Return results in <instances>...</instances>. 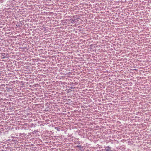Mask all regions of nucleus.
<instances>
[{"label": "nucleus", "mask_w": 151, "mask_h": 151, "mask_svg": "<svg viewBox=\"0 0 151 151\" xmlns=\"http://www.w3.org/2000/svg\"><path fill=\"white\" fill-rule=\"evenodd\" d=\"M106 151H111V147L109 146L106 147L105 148Z\"/></svg>", "instance_id": "1"}, {"label": "nucleus", "mask_w": 151, "mask_h": 151, "mask_svg": "<svg viewBox=\"0 0 151 151\" xmlns=\"http://www.w3.org/2000/svg\"><path fill=\"white\" fill-rule=\"evenodd\" d=\"M1 57H2V58L4 59L6 58V56H5V53H2L1 54Z\"/></svg>", "instance_id": "2"}, {"label": "nucleus", "mask_w": 151, "mask_h": 151, "mask_svg": "<svg viewBox=\"0 0 151 151\" xmlns=\"http://www.w3.org/2000/svg\"><path fill=\"white\" fill-rule=\"evenodd\" d=\"M76 147H80V148H83V146H82L81 145H77L76 146Z\"/></svg>", "instance_id": "3"}]
</instances>
